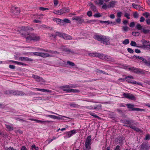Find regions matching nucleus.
<instances>
[{"label": "nucleus", "instance_id": "nucleus-34", "mask_svg": "<svg viewBox=\"0 0 150 150\" xmlns=\"http://www.w3.org/2000/svg\"><path fill=\"white\" fill-rule=\"evenodd\" d=\"M69 105L71 107L75 108H78L79 106L78 105L74 103H70Z\"/></svg>", "mask_w": 150, "mask_h": 150}, {"label": "nucleus", "instance_id": "nucleus-15", "mask_svg": "<svg viewBox=\"0 0 150 150\" xmlns=\"http://www.w3.org/2000/svg\"><path fill=\"white\" fill-rule=\"evenodd\" d=\"M33 54L36 56H38L42 57H49L50 54L47 53H43L39 52H34Z\"/></svg>", "mask_w": 150, "mask_h": 150}, {"label": "nucleus", "instance_id": "nucleus-60", "mask_svg": "<svg viewBox=\"0 0 150 150\" xmlns=\"http://www.w3.org/2000/svg\"><path fill=\"white\" fill-rule=\"evenodd\" d=\"M91 115L92 116L94 117L95 118H99V117L98 116L96 115V114L94 113H92Z\"/></svg>", "mask_w": 150, "mask_h": 150}, {"label": "nucleus", "instance_id": "nucleus-55", "mask_svg": "<svg viewBox=\"0 0 150 150\" xmlns=\"http://www.w3.org/2000/svg\"><path fill=\"white\" fill-rule=\"evenodd\" d=\"M93 16L96 17H100L101 16V15L100 14V13H97L95 14Z\"/></svg>", "mask_w": 150, "mask_h": 150}, {"label": "nucleus", "instance_id": "nucleus-35", "mask_svg": "<svg viewBox=\"0 0 150 150\" xmlns=\"http://www.w3.org/2000/svg\"><path fill=\"white\" fill-rule=\"evenodd\" d=\"M133 111H144V110L143 109L139 108H134L132 109Z\"/></svg>", "mask_w": 150, "mask_h": 150}, {"label": "nucleus", "instance_id": "nucleus-21", "mask_svg": "<svg viewBox=\"0 0 150 150\" xmlns=\"http://www.w3.org/2000/svg\"><path fill=\"white\" fill-rule=\"evenodd\" d=\"M126 81L129 83H131L133 84H137L139 85L142 86V83L140 82H137L135 81H133L132 80L129 79H127Z\"/></svg>", "mask_w": 150, "mask_h": 150}, {"label": "nucleus", "instance_id": "nucleus-42", "mask_svg": "<svg viewBox=\"0 0 150 150\" xmlns=\"http://www.w3.org/2000/svg\"><path fill=\"white\" fill-rule=\"evenodd\" d=\"M53 13L59 15H61L60 10L58 11L54 10L53 11Z\"/></svg>", "mask_w": 150, "mask_h": 150}, {"label": "nucleus", "instance_id": "nucleus-64", "mask_svg": "<svg viewBox=\"0 0 150 150\" xmlns=\"http://www.w3.org/2000/svg\"><path fill=\"white\" fill-rule=\"evenodd\" d=\"M121 21V20L120 18H117L116 20V22L118 23H120Z\"/></svg>", "mask_w": 150, "mask_h": 150}, {"label": "nucleus", "instance_id": "nucleus-28", "mask_svg": "<svg viewBox=\"0 0 150 150\" xmlns=\"http://www.w3.org/2000/svg\"><path fill=\"white\" fill-rule=\"evenodd\" d=\"M44 115L47 117H48L54 119H58L59 117L54 115Z\"/></svg>", "mask_w": 150, "mask_h": 150}, {"label": "nucleus", "instance_id": "nucleus-26", "mask_svg": "<svg viewBox=\"0 0 150 150\" xmlns=\"http://www.w3.org/2000/svg\"><path fill=\"white\" fill-rule=\"evenodd\" d=\"M54 21L56 22L58 24H60L61 25H62V20L61 19L58 18H55L53 19Z\"/></svg>", "mask_w": 150, "mask_h": 150}, {"label": "nucleus", "instance_id": "nucleus-49", "mask_svg": "<svg viewBox=\"0 0 150 150\" xmlns=\"http://www.w3.org/2000/svg\"><path fill=\"white\" fill-rule=\"evenodd\" d=\"M78 22L79 23L81 24L83 23H84V19L82 18L81 17L80 18V20H79Z\"/></svg>", "mask_w": 150, "mask_h": 150}, {"label": "nucleus", "instance_id": "nucleus-62", "mask_svg": "<svg viewBox=\"0 0 150 150\" xmlns=\"http://www.w3.org/2000/svg\"><path fill=\"white\" fill-rule=\"evenodd\" d=\"M9 67L10 68L12 69H14L16 68L15 66L12 65H9Z\"/></svg>", "mask_w": 150, "mask_h": 150}, {"label": "nucleus", "instance_id": "nucleus-33", "mask_svg": "<svg viewBox=\"0 0 150 150\" xmlns=\"http://www.w3.org/2000/svg\"><path fill=\"white\" fill-rule=\"evenodd\" d=\"M98 56L97 57H99L102 59H105L106 56V54H101L99 53H98Z\"/></svg>", "mask_w": 150, "mask_h": 150}, {"label": "nucleus", "instance_id": "nucleus-44", "mask_svg": "<svg viewBox=\"0 0 150 150\" xmlns=\"http://www.w3.org/2000/svg\"><path fill=\"white\" fill-rule=\"evenodd\" d=\"M81 17L79 16H75L74 17L72 18V19L73 20H76V21H79L80 20V18H81Z\"/></svg>", "mask_w": 150, "mask_h": 150}, {"label": "nucleus", "instance_id": "nucleus-38", "mask_svg": "<svg viewBox=\"0 0 150 150\" xmlns=\"http://www.w3.org/2000/svg\"><path fill=\"white\" fill-rule=\"evenodd\" d=\"M126 106L129 108L131 109L132 110V109L134 108H133L134 105H132L130 104H127Z\"/></svg>", "mask_w": 150, "mask_h": 150}, {"label": "nucleus", "instance_id": "nucleus-56", "mask_svg": "<svg viewBox=\"0 0 150 150\" xmlns=\"http://www.w3.org/2000/svg\"><path fill=\"white\" fill-rule=\"evenodd\" d=\"M140 60H142L143 62L145 63L146 64L147 63V60L145 58L143 57H141Z\"/></svg>", "mask_w": 150, "mask_h": 150}, {"label": "nucleus", "instance_id": "nucleus-20", "mask_svg": "<svg viewBox=\"0 0 150 150\" xmlns=\"http://www.w3.org/2000/svg\"><path fill=\"white\" fill-rule=\"evenodd\" d=\"M18 59L19 60L21 61H33V59L31 58H29L27 57H19Z\"/></svg>", "mask_w": 150, "mask_h": 150}, {"label": "nucleus", "instance_id": "nucleus-9", "mask_svg": "<svg viewBox=\"0 0 150 150\" xmlns=\"http://www.w3.org/2000/svg\"><path fill=\"white\" fill-rule=\"evenodd\" d=\"M128 69L132 72H134L137 74H143L144 73V72L142 69L133 67H130L128 68Z\"/></svg>", "mask_w": 150, "mask_h": 150}, {"label": "nucleus", "instance_id": "nucleus-39", "mask_svg": "<svg viewBox=\"0 0 150 150\" xmlns=\"http://www.w3.org/2000/svg\"><path fill=\"white\" fill-rule=\"evenodd\" d=\"M132 34L133 36H138L140 34V33L139 32H133Z\"/></svg>", "mask_w": 150, "mask_h": 150}, {"label": "nucleus", "instance_id": "nucleus-30", "mask_svg": "<svg viewBox=\"0 0 150 150\" xmlns=\"http://www.w3.org/2000/svg\"><path fill=\"white\" fill-rule=\"evenodd\" d=\"M98 53L96 52L88 53L89 56L91 57H97L98 56Z\"/></svg>", "mask_w": 150, "mask_h": 150}, {"label": "nucleus", "instance_id": "nucleus-2", "mask_svg": "<svg viewBox=\"0 0 150 150\" xmlns=\"http://www.w3.org/2000/svg\"><path fill=\"white\" fill-rule=\"evenodd\" d=\"M75 87V86L74 85L70 84L66 85L64 86H61L60 87L61 89L62 90L64 91L67 93H78L79 91L77 89H68Z\"/></svg>", "mask_w": 150, "mask_h": 150}, {"label": "nucleus", "instance_id": "nucleus-48", "mask_svg": "<svg viewBox=\"0 0 150 150\" xmlns=\"http://www.w3.org/2000/svg\"><path fill=\"white\" fill-rule=\"evenodd\" d=\"M107 8H108V5H107L106 4H104L102 6V8L106 10Z\"/></svg>", "mask_w": 150, "mask_h": 150}, {"label": "nucleus", "instance_id": "nucleus-18", "mask_svg": "<svg viewBox=\"0 0 150 150\" xmlns=\"http://www.w3.org/2000/svg\"><path fill=\"white\" fill-rule=\"evenodd\" d=\"M139 150H149L148 144L143 142L140 146Z\"/></svg>", "mask_w": 150, "mask_h": 150}, {"label": "nucleus", "instance_id": "nucleus-4", "mask_svg": "<svg viewBox=\"0 0 150 150\" xmlns=\"http://www.w3.org/2000/svg\"><path fill=\"white\" fill-rule=\"evenodd\" d=\"M4 93L8 96H23L25 94V93L22 91H20L18 90H8L4 91Z\"/></svg>", "mask_w": 150, "mask_h": 150}, {"label": "nucleus", "instance_id": "nucleus-47", "mask_svg": "<svg viewBox=\"0 0 150 150\" xmlns=\"http://www.w3.org/2000/svg\"><path fill=\"white\" fill-rule=\"evenodd\" d=\"M97 20H90L87 21V22L90 23H93L96 22Z\"/></svg>", "mask_w": 150, "mask_h": 150}, {"label": "nucleus", "instance_id": "nucleus-10", "mask_svg": "<svg viewBox=\"0 0 150 150\" xmlns=\"http://www.w3.org/2000/svg\"><path fill=\"white\" fill-rule=\"evenodd\" d=\"M33 30V28L30 27L24 26L21 27V32L24 31V35L28 34V31L29 30L32 31Z\"/></svg>", "mask_w": 150, "mask_h": 150}, {"label": "nucleus", "instance_id": "nucleus-61", "mask_svg": "<svg viewBox=\"0 0 150 150\" xmlns=\"http://www.w3.org/2000/svg\"><path fill=\"white\" fill-rule=\"evenodd\" d=\"M6 150H16L14 148L10 146L6 149Z\"/></svg>", "mask_w": 150, "mask_h": 150}, {"label": "nucleus", "instance_id": "nucleus-17", "mask_svg": "<svg viewBox=\"0 0 150 150\" xmlns=\"http://www.w3.org/2000/svg\"><path fill=\"white\" fill-rule=\"evenodd\" d=\"M29 120H30L35 121L38 123L43 124H45L46 123H50L51 122L50 121L48 120H41L33 118H29Z\"/></svg>", "mask_w": 150, "mask_h": 150}, {"label": "nucleus", "instance_id": "nucleus-7", "mask_svg": "<svg viewBox=\"0 0 150 150\" xmlns=\"http://www.w3.org/2000/svg\"><path fill=\"white\" fill-rule=\"evenodd\" d=\"M57 36L63 38L65 39L71 40L72 37L70 35L59 32H56Z\"/></svg>", "mask_w": 150, "mask_h": 150}, {"label": "nucleus", "instance_id": "nucleus-6", "mask_svg": "<svg viewBox=\"0 0 150 150\" xmlns=\"http://www.w3.org/2000/svg\"><path fill=\"white\" fill-rule=\"evenodd\" d=\"M40 39V37L37 34L31 33L26 38L27 40H33L34 41H39Z\"/></svg>", "mask_w": 150, "mask_h": 150}, {"label": "nucleus", "instance_id": "nucleus-19", "mask_svg": "<svg viewBox=\"0 0 150 150\" xmlns=\"http://www.w3.org/2000/svg\"><path fill=\"white\" fill-rule=\"evenodd\" d=\"M76 131L75 129H73L70 131L67 132H66L67 134V137H70L73 134L76 133Z\"/></svg>", "mask_w": 150, "mask_h": 150}, {"label": "nucleus", "instance_id": "nucleus-45", "mask_svg": "<svg viewBox=\"0 0 150 150\" xmlns=\"http://www.w3.org/2000/svg\"><path fill=\"white\" fill-rule=\"evenodd\" d=\"M57 35L56 34L55 35L51 34L49 35V37L50 38H51V39L55 38L56 37Z\"/></svg>", "mask_w": 150, "mask_h": 150}, {"label": "nucleus", "instance_id": "nucleus-22", "mask_svg": "<svg viewBox=\"0 0 150 150\" xmlns=\"http://www.w3.org/2000/svg\"><path fill=\"white\" fill-rule=\"evenodd\" d=\"M61 14H62L64 13H68L69 11V8H64L60 10Z\"/></svg>", "mask_w": 150, "mask_h": 150}, {"label": "nucleus", "instance_id": "nucleus-40", "mask_svg": "<svg viewBox=\"0 0 150 150\" xmlns=\"http://www.w3.org/2000/svg\"><path fill=\"white\" fill-rule=\"evenodd\" d=\"M129 43V40L128 39H125L124 41H123L122 43L123 44L127 45Z\"/></svg>", "mask_w": 150, "mask_h": 150}, {"label": "nucleus", "instance_id": "nucleus-12", "mask_svg": "<svg viewBox=\"0 0 150 150\" xmlns=\"http://www.w3.org/2000/svg\"><path fill=\"white\" fill-rule=\"evenodd\" d=\"M123 96L125 98H128L130 100H136V98L134 95L132 94L131 93H125L123 94Z\"/></svg>", "mask_w": 150, "mask_h": 150}, {"label": "nucleus", "instance_id": "nucleus-51", "mask_svg": "<svg viewBox=\"0 0 150 150\" xmlns=\"http://www.w3.org/2000/svg\"><path fill=\"white\" fill-rule=\"evenodd\" d=\"M39 10L42 11H45L46 10H48L49 9L47 8H44L43 7H40L39 8Z\"/></svg>", "mask_w": 150, "mask_h": 150}, {"label": "nucleus", "instance_id": "nucleus-8", "mask_svg": "<svg viewBox=\"0 0 150 150\" xmlns=\"http://www.w3.org/2000/svg\"><path fill=\"white\" fill-rule=\"evenodd\" d=\"M91 136L89 135L87 137L85 140V146L86 148L91 149Z\"/></svg>", "mask_w": 150, "mask_h": 150}, {"label": "nucleus", "instance_id": "nucleus-25", "mask_svg": "<svg viewBox=\"0 0 150 150\" xmlns=\"http://www.w3.org/2000/svg\"><path fill=\"white\" fill-rule=\"evenodd\" d=\"M105 60L107 61H110L112 62H113L114 61V59L112 57L110 56H108L107 55H106Z\"/></svg>", "mask_w": 150, "mask_h": 150}, {"label": "nucleus", "instance_id": "nucleus-57", "mask_svg": "<svg viewBox=\"0 0 150 150\" xmlns=\"http://www.w3.org/2000/svg\"><path fill=\"white\" fill-rule=\"evenodd\" d=\"M133 16L134 18H137L138 17V14L137 12H135L133 14Z\"/></svg>", "mask_w": 150, "mask_h": 150}, {"label": "nucleus", "instance_id": "nucleus-11", "mask_svg": "<svg viewBox=\"0 0 150 150\" xmlns=\"http://www.w3.org/2000/svg\"><path fill=\"white\" fill-rule=\"evenodd\" d=\"M141 42L142 43V45L141 46H137V47L138 48H146L149 45V41L148 40H146L144 39H142L141 40Z\"/></svg>", "mask_w": 150, "mask_h": 150}, {"label": "nucleus", "instance_id": "nucleus-36", "mask_svg": "<svg viewBox=\"0 0 150 150\" xmlns=\"http://www.w3.org/2000/svg\"><path fill=\"white\" fill-rule=\"evenodd\" d=\"M132 6L134 8L137 9L139 8H140V6L139 5H138L134 3L132 4Z\"/></svg>", "mask_w": 150, "mask_h": 150}, {"label": "nucleus", "instance_id": "nucleus-50", "mask_svg": "<svg viewBox=\"0 0 150 150\" xmlns=\"http://www.w3.org/2000/svg\"><path fill=\"white\" fill-rule=\"evenodd\" d=\"M127 50L128 52L131 54L133 53L134 52L133 50L130 48H128L127 49Z\"/></svg>", "mask_w": 150, "mask_h": 150}, {"label": "nucleus", "instance_id": "nucleus-53", "mask_svg": "<svg viewBox=\"0 0 150 150\" xmlns=\"http://www.w3.org/2000/svg\"><path fill=\"white\" fill-rule=\"evenodd\" d=\"M129 28L127 26H123L122 27V29L125 31H127Z\"/></svg>", "mask_w": 150, "mask_h": 150}, {"label": "nucleus", "instance_id": "nucleus-37", "mask_svg": "<svg viewBox=\"0 0 150 150\" xmlns=\"http://www.w3.org/2000/svg\"><path fill=\"white\" fill-rule=\"evenodd\" d=\"M142 15L144 16H145L146 18H147L149 17L150 18V14L148 12H146L144 13H143Z\"/></svg>", "mask_w": 150, "mask_h": 150}, {"label": "nucleus", "instance_id": "nucleus-23", "mask_svg": "<svg viewBox=\"0 0 150 150\" xmlns=\"http://www.w3.org/2000/svg\"><path fill=\"white\" fill-rule=\"evenodd\" d=\"M117 2L116 1H112L109 2V4H108V8H113L115 6L116 3Z\"/></svg>", "mask_w": 150, "mask_h": 150}, {"label": "nucleus", "instance_id": "nucleus-27", "mask_svg": "<svg viewBox=\"0 0 150 150\" xmlns=\"http://www.w3.org/2000/svg\"><path fill=\"white\" fill-rule=\"evenodd\" d=\"M35 89L38 91H42L43 92H48L50 93L51 92V91L50 90H48L47 89H40L38 88H35Z\"/></svg>", "mask_w": 150, "mask_h": 150}, {"label": "nucleus", "instance_id": "nucleus-63", "mask_svg": "<svg viewBox=\"0 0 150 150\" xmlns=\"http://www.w3.org/2000/svg\"><path fill=\"white\" fill-rule=\"evenodd\" d=\"M135 25V23L134 22H131L130 23L129 26L131 27H133Z\"/></svg>", "mask_w": 150, "mask_h": 150}, {"label": "nucleus", "instance_id": "nucleus-29", "mask_svg": "<svg viewBox=\"0 0 150 150\" xmlns=\"http://www.w3.org/2000/svg\"><path fill=\"white\" fill-rule=\"evenodd\" d=\"M90 6H91V8L94 12H96L97 11V10L96 6L94 5L93 3H91Z\"/></svg>", "mask_w": 150, "mask_h": 150}, {"label": "nucleus", "instance_id": "nucleus-3", "mask_svg": "<svg viewBox=\"0 0 150 150\" xmlns=\"http://www.w3.org/2000/svg\"><path fill=\"white\" fill-rule=\"evenodd\" d=\"M93 38L105 44L108 45L109 43V38L104 35H94Z\"/></svg>", "mask_w": 150, "mask_h": 150}, {"label": "nucleus", "instance_id": "nucleus-52", "mask_svg": "<svg viewBox=\"0 0 150 150\" xmlns=\"http://www.w3.org/2000/svg\"><path fill=\"white\" fill-rule=\"evenodd\" d=\"M122 12H119L117 13V15L118 18H120L122 16Z\"/></svg>", "mask_w": 150, "mask_h": 150}, {"label": "nucleus", "instance_id": "nucleus-24", "mask_svg": "<svg viewBox=\"0 0 150 150\" xmlns=\"http://www.w3.org/2000/svg\"><path fill=\"white\" fill-rule=\"evenodd\" d=\"M125 139V137H120L117 138L116 140V141L119 143V144L121 145Z\"/></svg>", "mask_w": 150, "mask_h": 150}, {"label": "nucleus", "instance_id": "nucleus-13", "mask_svg": "<svg viewBox=\"0 0 150 150\" xmlns=\"http://www.w3.org/2000/svg\"><path fill=\"white\" fill-rule=\"evenodd\" d=\"M32 77L35 79L37 81L41 84H43L45 82V80L42 77L38 76L33 74Z\"/></svg>", "mask_w": 150, "mask_h": 150}, {"label": "nucleus", "instance_id": "nucleus-43", "mask_svg": "<svg viewBox=\"0 0 150 150\" xmlns=\"http://www.w3.org/2000/svg\"><path fill=\"white\" fill-rule=\"evenodd\" d=\"M130 45L132 46H134V47H137V45L136 43L135 42L133 41H132L131 42Z\"/></svg>", "mask_w": 150, "mask_h": 150}, {"label": "nucleus", "instance_id": "nucleus-46", "mask_svg": "<svg viewBox=\"0 0 150 150\" xmlns=\"http://www.w3.org/2000/svg\"><path fill=\"white\" fill-rule=\"evenodd\" d=\"M34 149L35 150H38V147L36 146L35 144H33L31 146V149Z\"/></svg>", "mask_w": 150, "mask_h": 150}, {"label": "nucleus", "instance_id": "nucleus-41", "mask_svg": "<svg viewBox=\"0 0 150 150\" xmlns=\"http://www.w3.org/2000/svg\"><path fill=\"white\" fill-rule=\"evenodd\" d=\"M67 63L69 65L72 66H74L75 65V64L74 62H71L69 61H68L67 62Z\"/></svg>", "mask_w": 150, "mask_h": 150}, {"label": "nucleus", "instance_id": "nucleus-5", "mask_svg": "<svg viewBox=\"0 0 150 150\" xmlns=\"http://www.w3.org/2000/svg\"><path fill=\"white\" fill-rule=\"evenodd\" d=\"M136 28L137 30L140 31L141 33H143L146 34L149 33L150 31L149 29H145L144 26H143L139 23H138L136 26Z\"/></svg>", "mask_w": 150, "mask_h": 150}, {"label": "nucleus", "instance_id": "nucleus-32", "mask_svg": "<svg viewBox=\"0 0 150 150\" xmlns=\"http://www.w3.org/2000/svg\"><path fill=\"white\" fill-rule=\"evenodd\" d=\"M62 25H64V23H70L71 21L70 20H69L67 18H64L63 20H62Z\"/></svg>", "mask_w": 150, "mask_h": 150}, {"label": "nucleus", "instance_id": "nucleus-58", "mask_svg": "<svg viewBox=\"0 0 150 150\" xmlns=\"http://www.w3.org/2000/svg\"><path fill=\"white\" fill-rule=\"evenodd\" d=\"M87 15L89 17L92 16V12L91 11H88L87 13Z\"/></svg>", "mask_w": 150, "mask_h": 150}, {"label": "nucleus", "instance_id": "nucleus-16", "mask_svg": "<svg viewBox=\"0 0 150 150\" xmlns=\"http://www.w3.org/2000/svg\"><path fill=\"white\" fill-rule=\"evenodd\" d=\"M20 11L18 8H15L13 12L12 13L11 16L13 17H17L20 13Z\"/></svg>", "mask_w": 150, "mask_h": 150}, {"label": "nucleus", "instance_id": "nucleus-14", "mask_svg": "<svg viewBox=\"0 0 150 150\" xmlns=\"http://www.w3.org/2000/svg\"><path fill=\"white\" fill-rule=\"evenodd\" d=\"M101 105H93L88 106H85L84 108L86 109L90 110H93L94 109H100L101 108Z\"/></svg>", "mask_w": 150, "mask_h": 150}, {"label": "nucleus", "instance_id": "nucleus-59", "mask_svg": "<svg viewBox=\"0 0 150 150\" xmlns=\"http://www.w3.org/2000/svg\"><path fill=\"white\" fill-rule=\"evenodd\" d=\"M17 64L18 65H22L23 66H26L27 65V64H26L23 63L22 62H18Z\"/></svg>", "mask_w": 150, "mask_h": 150}, {"label": "nucleus", "instance_id": "nucleus-1", "mask_svg": "<svg viewBox=\"0 0 150 150\" xmlns=\"http://www.w3.org/2000/svg\"><path fill=\"white\" fill-rule=\"evenodd\" d=\"M121 122L127 125H129V127L130 128L133 129L134 131H136L137 132H139L141 131V130L137 127L134 126V125H137L136 123H134V121L133 120H121Z\"/></svg>", "mask_w": 150, "mask_h": 150}, {"label": "nucleus", "instance_id": "nucleus-54", "mask_svg": "<svg viewBox=\"0 0 150 150\" xmlns=\"http://www.w3.org/2000/svg\"><path fill=\"white\" fill-rule=\"evenodd\" d=\"M129 14L127 13H126L125 14L124 16L126 17L127 19H129L130 18V17H129Z\"/></svg>", "mask_w": 150, "mask_h": 150}, {"label": "nucleus", "instance_id": "nucleus-31", "mask_svg": "<svg viewBox=\"0 0 150 150\" xmlns=\"http://www.w3.org/2000/svg\"><path fill=\"white\" fill-rule=\"evenodd\" d=\"M5 126L9 131H11L13 130V127L11 126L10 125L6 124Z\"/></svg>", "mask_w": 150, "mask_h": 150}]
</instances>
